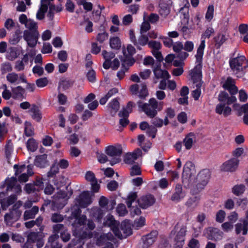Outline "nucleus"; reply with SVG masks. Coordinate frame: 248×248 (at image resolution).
I'll use <instances>...</instances> for the list:
<instances>
[{"instance_id":"nucleus-31","label":"nucleus","mask_w":248,"mask_h":248,"mask_svg":"<svg viewBox=\"0 0 248 248\" xmlns=\"http://www.w3.org/2000/svg\"><path fill=\"white\" fill-rule=\"evenodd\" d=\"M196 141V137L193 133L188 134L183 140V143L186 150L190 149Z\"/></svg>"},{"instance_id":"nucleus-39","label":"nucleus","mask_w":248,"mask_h":248,"mask_svg":"<svg viewBox=\"0 0 248 248\" xmlns=\"http://www.w3.org/2000/svg\"><path fill=\"white\" fill-rule=\"evenodd\" d=\"M228 34L226 32H221L215 38L216 46L219 47L228 39Z\"/></svg>"},{"instance_id":"nucleus-40","label":"nucleus","mask_w":248,"mask_h":248,"mask_svg":"<svg viewBox=\"0 0 248 248\" xmlns=\"http://www.w3.org/2000/svg\"><path fill=\"white\" fill-rule=\"evenodd\" d=\"M31 117L36 121H39L42 117L41 113L39 109V108L35 105L31 106L30 109L29 111Z\"/></svg>"},{"instance_id":"nucleus-6","label":"nucleus","mask_w":248,"mask_h":248,"mask_svg":"<svg viewBox=\"0 0 248 248\" xmlns=\"http://www.w3.org/2000/svg\"><path fill=\"white\" fill-rule=\"evenodd\" d=\"M210 178V172L208 170H203L201 171L195 177V182L191 186V189L194 193H197L204 188L207 184Z\"/></svg>"},{"instance_id":"nucleus-42","label":"nucleus","mask_w":248,"mask_h":248,"mask_svg":"<svg viewBox=\"0 0 248 248\" xmlns=\"http://www.w3.org/2000/svg\"><path fill=\"white\" fill-rule=\"evenodd\" d=\"M13 96L16 99L21 98L24 96L25 90L21 86H17L12 89Z\"/></svg>"},{"instance_id":"nucleus-14","label":"nucleus","mask_w":248,"mask_h":248,"mask_svg":"<svg viewBox=\"0 0 248 248\" xmlns=\"http://www.w3.org/2000/svg\"><path fill=\"white\" fill-rule=\"evenodd\" d=\"M196 65L194 68L189 72V76L193 81L194 85L200 86L202 84V59L199 61L196 58Z\"/></svg>"},{"instance_id":"nucleus-21","label":"nucleus","mask_w":248,"mask_h":248,"mask_svg":"<svg viewBox=\"0 0 248 248\" xmlns=\"http://www.w3.org/2000/svg\"><path fill=\"white\" fill-rule=\"evenodd\" d=\"M206 237L210 240H219L222 238L223 233L217 228L210 227L206 230Z\"/></svg>"},{"instance_id":"nucleus-12","label":"nucleus","mask_w":248,"mask_h":248,"mask_svg":"<svg viewBox=\"0 0 248 248\" xmlns=\"http://www.w3.org/2000/svg\"><path fill=\"white\" fill-rule=\"evenodd\" d=\"M85 220H86V219ZM72 226L73 225H72ZM87 226L89 229V230L87 232L80 231L81 229H83L86 227V226L85 225L84 223H83V224L82 226L78 225V226L76 229L75 227L73 226V234L76 238L79 240L87 238H91L92 236V233L90 232V231L93 230L95 228V224L93 221L88 220Z\"/></svg>"},{"instance_id":"nucleus-32","label":"nucleus","mask_w":248,"mask_h":248,"mask_svg":"<svg viewBox=\"0 0 248 248\" xmlns=\"http://www.w3.org/2000/svg\"><path fill=\"white\" fill-rule=\"evenodd\" d=\"M185 196V193L183 191L182 186L180 185H176L174 192L171 196L172 201L178 202L183 199Z\"/></svg>"},{"instance_id":"nucleus-44","label":"nucleus","mask_w":248,"mask_h":248,"mask_svg":"<svg viewBox=\"0 0 248 248\" xmlns=\"http://www.w3.org/2000/svg\"><path fill=\"white\" fill-rule=\"evenodd\" d=\"M166 116L164 120V124L167 125L169 123V119H172L175 116V110L171 107L168 108L165 110Z\"/></svg>"},{"instance_id":"nucleus-45","label":"nucleus","mask_w":248,"mask_h":248,"mask_svg":"<svg viewBox=\"0 0 248 248\" xmlns=\"http://www.w3.org/2000/svg\"><path fill=\"white\" fill-rule=\"evenodd\" d=\"M90 216L95 217L99 221L103 216V212L102 210L98 207L92 208L90 211Z\"/></svg>"},{"instance_id":"nucleus-10","label":"nucleus","mask_w":248,"mask_h":248,"mask_svg":"<svg viewBox=\"0 0 248 248\" xmlns=\"http://www.w3.org/2000/svg\"><path fill=\"white\" fill-rule=\"evenodd\" d=\"M48 7L49 11L47 16H53L57 14L62 10L61 5L56 6L51 4L50 0H41V6L36 16H44L47 11Z\"/></svg>"},{"instance_id":"nucleus-3","label":"nucleus","mask_w":248,"mask_h":248,"mask_svg":"<svg viewBox=\"0 0 248 248\" xmlns=\"http://www.w3.org/2000/svg\"><path fill=\"white\" fill-rule=\"evenodd\" d=\"M103 224L110 227L115 236L120 239L125 238L132 234L131 227L128 223L123 222L120 226L112 215H108L105 218Z\"/></svg>"},{"instance_id":"nucleus-23","label":"nucleus","mask_w":248,"mask_h":248,"mask_svg":"<svg viewBox=\"0 0 248 248\" xmlns=\"http://www.w3.org/2000/svg\"><path fill=\"white\" fill-rule=\"evenodd\" d=\"M86 180L90 183L91 189L93 192H98L100 189V185L98 184L94 174L92 171H87L85 174Z\"/></svg>"},{"instance_id":"nucleus-51","label":"nucleus","mask_w":248,"mask_h":248,"mask_svg":"<svg viewBox=\"0 0 248 248\" xmlns=\"http://www.w3.org/2000/svg\"><path fill=\"white\" fill-rule=\"evenodd\" d=\"M233 106L234 109L240 112V113L243 112L245 114L248 113V103H246L242 106H240L239 104L235 103Z\"/></svg>"},{"instance_id":"nucleus-25","label":"nucleus","mask_w":248,"mask_h":248,"mask_svg":"<svg viewBox=\"0 0 248 248\" xmlns=\"http://www.w3.org/2000/svg\"><path fill=\"white\" fill-rule=\"evenodd\" d=\"M171 0H160L159 3V12L161 16H168L172 4Z\"/></svg>"},{"instance_id":"nucleus-30","label":"nucleus","mask_w":248,"mask_h":248,"mask_svg":"<svg viewBox=\"0 0 248 248\" xmlns=\"http://www.w3.org/2000/svg\"><path fill=\"white\" fill-rule=\"evenodd\" d=\"M20 22L30 30L37 31V24L27 16H20Z\"/></svg>"},{"instance_id":"nucleus-8","label":"nucleus","mask_w":248,"mask_h":248,"mask_svg":"<svg viewBox=\"0 0 248 248\" xmlns=\"http://www.w3.org/2000/svg\"><path fill=\"white\" fill-rule=\"evenodd\" d=\"M196 174L194 164L190 161H187L185 164L182 173L183 182L191 187L195 182Z\"/></svg>"},{"instance_id":"nucleus-16","label":"nucleus","mask_w":248,"mask_h":248,"mask_svg":"<svg viewBox=\"0 0 248 248\" xmlns=\"http://www.w3.org/2000/svg\"><path fill=\"white\" fill-rule=\"evenodd\" d=\"M14 168L16 169L15 175L16 176L19 175L18 180L20 182H26L28 181L29 177L33 173L32 166L30 165L27 166V173L25 172L26 167L24 165L19 166L15 165Z\"/></svg>"},{"instance_id":"nucleus-49","label":"nucleus","mask_w":248,"mask_h":248,"mask_svg":"<svg viewBox=\"0 0 248 248\" xmlns=\"http://www.w3.org/2000/svg\"><path fill=\"white\" fill-rule=\"evenodd\" d=\"M24 134L27 137L32 136L34 134V128L30 122H25L24 124Z\"/></svg>"},{"instance_id":"nucleus-35","label":"nucleus","mask_w":248,"mask_h":248,"mask_svg":"<svg viewBox=\"0 0 248 248\" xmlns=\"http://www.w3.org/2000/svg\"><path fill=\"white\" fill-rule=\"evenodd\" d=\"M155 77L157 78L167 79L170 78V75L167 71L162 70L159 66H156L153 69Z\"/></svg>"},{"instance_id":"nucleus-36","label":"nucleus","mask_w":248,"mask_h":248,"mask_svg":"<svg viewBox=\"0 0 248 248\" xmlns=\"http://www.w3.org/2000/svg\"><path fill=\"white\" fill-rule=\"evenodd\" d=\"M21 48L17 47H10L7 52L6 57L10 61H13L16 59L20 54Z\"/></svg>"},{"instance_id":"nucleus-46","label":"nucleus","mask_w":248,"mask_h":248,"mask_svg":"<svg viewBox=\"0 0 248 248\" xmlns=\"http://www.w3.org/2000/svg\"><path fill=\"white\" fill-rule=\"evenodd\" d=\"M38 212V207L33 206L31 210L26 211L24 214V218L27 220L33 218L37 213Z\"/></svg>"},{"instance_id":"nucleus-47","label":"nucleus","mask_w":248,"mask_h":248,"mask_svg":"<svg viewBox=\"0 0 248 248\" xmlns=\"http://www.w3.org/2000/svg\"><path fill=\"white\" fill-rule=\"evenodd\" d=\"M200 199L199 196L191 197L186 202V205L189 207L195 208L198 205Z\"/></svg>"},{"instance_id":"nucleus-13","label":"nucleus","mask_w":248,"mask_h":248,"mask_svg":"<svg viewBox=\"0 0 248 248\" xmlns=\"http://www.w3.org/2000/svg\"><path fill=\"white\" fill-rule=\"evenodd\" d=\"M105 153L108 157L110 164L113 165L121 161L122 151L120 146L110 145L105 149Z\"/></svg>"},{"instance_id":"nucleus-48","label":"nucleus","mask_w":248,"mask_h":248,"mask_svg":"<svg viewBox=\"0 0 248 248\" xmlns=\"http://www.w3.org/2000/svg\"><path fill=\"white\" fill-rule=\"evenodd\" d=\"M246 232H245V222L243 221V223H238L235 225V231L236 234H240L241 232H242L243 235H246L247 234V232L248 231V226H246Z\"/></svg>"},{"instance_id":"nucleus-52","label":"nucleus","mask_w":248,"mask_h":248,"mask_svg":"<svg viewBox=\"0 0 248 248\" xmlns=\"http://www.w3.org/2000/svg\"><path fill=\"white\" fill-rule=\"evenodd\" d=\"M80 25L85 26V30L87 32H91L93 31V23L88 18H84L83 21Z\"/></svg>"},{"instance_id":"nucleus-37","label":"nucleus","mask_w":248,"mask_h":248,"mask_svg":"<svg viewBox=\"0 0 248 248\" xmlns=\"http://www.w3.org/2000/svg\"><path fill=\"white\" fill-rule=\"evenodd\" d=\"M102 55L105 62L103 63V67L106 69H108L110 67V62L115 57V54L111 52H107V51H103Z\"/></svg>"},{"instance_id":"nucleus-2","label":"nucleus","mask_w":248,"mask_h":248,"mask_svg":"<svg viewBox=\"0 0 248 248\" xmlns=\"http://www.w3.org/2000/svg\"><path fill=\"white\" fill-rule=\"evenodd\" d=\"M137 197L136 192H130L127 197L126 203L128 208H130V212L132 216L139 215L140 214L141 211L138 207H135L133 204L136 205L137 202L136 199ZM155 202L154 197L151 195L142 196L138 200V202L139 206L143 209L147 208L152 205Z\"/></svg>"},{"instance_id":"nucleus-63","label":"nucleus","mask_w":248,"mask_h":248,"mask_svg":"<svg viewBox=\"0 0 248 248\" xmlns=\"http://www.w3.org/2000/svg\"><path fill=\"white\" fill-rule=\"evenodd\" d=\"M48 80L46 78H40L36 80V84L37 87L43 88L46 86L48 84Z\"/></svg>"},{"instance_id":"nucleus-60","label":"nucleus","mask_w":248,"mask_h":248,"mask_svg":"<svg viewBox=\"0 0 248 248\" xmlns=\"http://www.w3.org/2000/svg\"><path fill=\"white\" fill-rule=\"evenodd\" d=\"M225 216V212L222 210H220L216 214V220L218 222L222 223L224 220Z\"/></svg>"},{"instance_id":"nucleus-17","label":"nucleus","mask_w":248,"mask_h":248,"mask_svg":"<svg viewBox=\"0 0 248 248\" xmlns=\"http://www.w3.org/2000/svg\"><path fill=\"white\" fill-rule=\"evenodd\" d=\"M239 164V160L236 158H232L223 163L219 167L222 172H232L236 170Z\"/></svg>"},{"instance_id":"nucleus-41","label":"nucleus","mask_w":248,"mask_h":248,"mask_svg":"<svg viewBox=\"0 0 248 248\" xmlns=\"http://www.w3.org/2000/svg\"><path fill=\"white\" fill-rule=\"evenodd\" d=\"M46 158L47 156L46 155H43L37 156L34 161L35 165L40 168L45 167L47 165Z\"/></svg>"},{"instance_id":"nucleus-56","label":"nucleus","mask_w":248,"mask_h":248,"mask_svg":"<svg viewBox=\"0 0 248 248\" xmlns=\"http://www.w3.org/2000/svg\"><path fill=\"white\" fill-rule=\"evenodd\" d=\"M247 150H248L247 148L245 149L243 147H238L233 151L232 155L236 157H239L245 155Z\"/></svg>"},{"instance_id":"nucleus-24","label":"nucleus","mask_w":248,"mask_h":248,"mask_svg":"<svg viewBox=\"0 0 248 248\" xmlns=\"http://www.w3.org/2000/svg\"><path fill=\"white\" fill-rule=\"evenodd\" d=\"M6 79L8 82L12 84H17L21 82H27L24 75H18L14 72L8 74L6 76Z\"/></svg>"},{"instance_id":"nucleus-33","label":"nucleus","mask_w":248,"mask_h":248,"mask_svg":"<svg viewBox=\"0 0 248 248\" xmlns=\"http://www.w3.org/2000/svg\"><path fill=\"white\" fill-rule=\"evenodd\" d=\"M120 108L119 102L116 99H112L107 105V111L112 116L115 115Z\"/></svg>"},{"instance_id":"nucleus-54","label":"nucleus","mask_w":248,"mask_h":248,"mask_svg":"<svg viewBox=\"0 0 248 248\" xmlns=\"http://www.w3.org/2000/svg\"><path fill=\"white\" fill-rule=\"evenodd\" d=\"M145 224V218L144 217H140V218L135 219L133 225V227L136 229H139V228L144 226Z\"/></svg>"},{"instance_id":"nucleus-55","label":"nucleus","mask_w":248,"mask_h":248,"mask_svg":"<svg viewBox=\"0 0 248 248\" xmlns=\"http://www.w3.org/2000/svg\"><path fill=\"white\" fill-rule=\"evenodd\" d=\"M202 86V85H200V86H196L193 84V88L195 89L192 93L193 97L194 98L195 100H198L199 98L201 93H202V90H201V87Z\"/></svg>"},{"instance_id":"nucleus-43","label":"nucleus","mask_w":248,"mask_h":248,"mask_svg":"<svg viewBox=\"0 0 248 248\" xmlns=\"http://www.w3.org/2000/svg\"><path fill=\"white\" fill-rule=\"evenodd\" d=\"M246 190V186L244 184H238L232 188V193L235 196H238L243 194Z\"/></svg>"},{"instance_id":"nucleus-53","label":"nucleus","mask_w":248,"mask_h":248,"mask_svg":"<svg viewBox=\"0 0 248 248\" xmlns=\"http://www.w3.org/2000/svg\"><path fill=\"white\" fill-rule=\"evenodd\" d=\"M123 52L126 57L134 55L136 53L135 47L131 45H128L127 46L126 49L123 48Z\"/></svg>"},{"instance_id":"nucleus-7","label":"nucleus","mask_w":248,"mask_h":248,"mask_svg":"<svg viewBox=\"0 0 248 248\" xmlns=\"http://www.w3.org/2000/svg\"><path fill=\"white\" fill-rule=\"evenodd\" d=\"M187 228L185 225H177L171 232L174 239V248H182L185 243Z\"/></svg>"},{"instance_id":"nucleus-62","label":"nucleus","mask_w":248,"mask_h":248,"mask_svg":"<svg viewBox=\"0 0 248 248\" xmlns=\"http://www.w3.org/2000/svg\"><path fill=\"white\" fill-rule=\"evenodd\" d=\"M59 168L58 165L54 164L50 168V170L47 173L48 177H53L59 172Z\"/></svg>"},{"instance_id":"nucleus-58","label":"nucleus","mask_w":248,"mask_h":248,"mask_svg":"<svg viewBox=\"0 0 248 248\" xmlns=\"http://www.w3.org/2000/svg\"><path fill=\"white\" fill-rule=\"evenodd\" d=\"M27 147L28 150L34 152L37 149V144L35 140L32 138L30 139L27 143Z\"/></svg>"},{"instance_id":"nucleus-59","label":"nucleus","mask_w":248,"mask_h":248,"mask_svg":"<svg viewBox=\"0 0 248 248\" xmlns=\"http://www.w3.org/2000/svg\"><path fill=\"white\" fill-rule=\"evenodd\" d=\"M133 106V103L131 102L128 103L127 106L123 111H120L119 113V116L124 115L127 116L128 114L132 111V108Z\"/></svg>"},{"instance_id":"nucleus-64","label":"nucleus","mask_w":248,"mask_h":248,"mask_svg":"<svg viewBox=\"0 0 248 248\" xmlns=\"http://www.w3.org/2000/svg\"><path fill=\"white\" fill-rule=\"evenodd\" d=\"M117 212L120 216H124L127 213L125 206L123 204L118 205L117 208Z\"/></svg>"},{"instance_id":"nucleus-20","label":"nucleus","mask_w":248,"mask_h":248,"mask_svg":"<svg viewBox=\"0 0 248 248\" xmlns=\"http://www.w3.org/2000/svg\"><path fill=\"white\" fill-rule=\"evenodd\" d=\"M7 191H11L16 194L21 192V186L17 183L16 179L13 177L6 180Z\"/></svg>"},{"instance_id":"nucleus-34","label":"nucleus","mask_w":248,"mask_h":248,"mask_svg":"<svg viewBox=\"0 0 248 248\" xmlns=\"http://www.w3.org/2000/svg\"><path fill=\"white\" fill-rule=\"evenodd\" d=\"M140 127L142 130H146L147 134L153 138L155 137L156 129L153 126L149 125L147 122H141L140 124Z\"/></svg>"},{"instance_id":"nucleus-57","label":"nucleus","mask_w":248,"mask_h":248,"mask_svg":"<svg viewBox=\"0 0 248 248\" xmlns=\"http://www.w3.org/2000/svg\"><path fill=\"white\" fill-rule=\"evenodd\" d=\"M39 36V33L37 31H35V36L31 39L26 40L28 45L31 47H34L36 46L37 42V39Z\"/></svg>"},{"instance_id":"nucleus-28","label":"nucleus","mask_w":248,"mask_h":248,"mask_svg":"<svg viewBox=\"0 0 248 248\" xmlns=\"http://www.w3.org/2000/svg\"><path fill=\"white\" fill-rule=\"evenodd\" d=\"M141 151L140 149H137L133 153H127L124 157V162L126 164H132L141 155Z\"/></svg>"},{"instance_id":"nucleus-27","label":"nucleus","mask_w":248,"mask_h":248,"mask_svg":"<svg viewBox=\"0 0 248 248\" xmlns=\"http://www.w3.org/2000/svg\"><path fill=\"white\" fill-rule=\"evenodd\" d=\"M5 194L4 192L0 193V203L3 210L6 208L11 204H12L16 200V196L12 195L8 198L5 199Z\"/></svg>"},{"instance_id":"nucleus-29","label":"nucleus","mask_w":248,"mask_h":248,"mask_svg":"<svg viewBox=\"0 0 248 248\" xmlns=\"http://www.w3.org/2000/svg\"><path fill=\"white\" fill-rule=\"evenodd\" d=\"M234 80L231 78H228L224 83L223 84V87L228 90L231 94H234L238 92V89L234 84Z\"/></svg>"},{"instance_id":"nucleus-1","label":"nucleus","mask_w":248,"mask_h":248,"mask_svg":"<svg viewBox=\"0 0 248 248\" xmlns=\"http://www.w3.org/2000/svg\"><path fill=\"white\" fill-rule=\"evenodd\" d=\"M76 205L72 209L71 217L74 219L72 223L74 227L76 229L78 226V225L82 226L86 219L85 215H81V210L80 207L85 208L90 205L92 202L91 194L89 191H84L76 200Z\"/></svg>"},{"instance_id":"nucleus-15","label":"nucleus","mask_w":248,"mask_h":248,"mask_svg":"<svg viewBox=\"0 0 248 248\" xmlns=\"http://www.w3.org/2000/svg\"><path fill=\"white\" fill-rule=\"evenodd\" d=\"M214 33V30L211 27L208 28L202 34L201 42L199 45L195 57L199 61L202 59L204 49L205 47V38H209Z\"/></svg>"},{"instance_id":"nucleus-26","label":"nucleus","mask_w":248,"mask_h":248,"mask_svg":"<svg viewBox=\"0 0 248 248\" xmlns=\"http://www.w3.org/2000/svg\"><path fill=\"white\" fill-rule=\"evenodd\" d=\"M21 215V213L16 210H13L4 216V221L7 225H12Z\"/></svg>"},{"instance_id":"nucleus-4","label":"nucleus","mask_w":248,"mask_h":248,"mask_svg":"<svg viewBox=\"0 0 248 248\" xmlns=\"http://www.w3.org/2000/svg\"><path fill=\"white\" fill-rule=\"evenodd\" d=\"M220 103L216 107L215 112L219 115H223L224 117H227L232 113V108L229 105L236 101V98L234 96H230L228 94L224 92H221L218 97Z\"/></svg>"},{"instance_id":"nucleus-61","label":"nucleus","mask_w":248,"mask_h":248,"mask_svg":"<svg viewBox=\"0 0 248 248\" xmlns=\"http://www.w3.org/2000/svg\"><path fill=\"white\" fill-rule=\"evenodd\" d=\"M149 47L152 48L153 50H159L161 47L160 42L156 41H150L148 43Z\"/></svg>"},{"instance_id":"nucleus-22","label":"nucleus","mask_w":248,"mask_h":248,"mask_svg":"<svg viewBox=\"0 0 248 248\" xmlns=\"http://www.w3.org/2000/svg\"><path fill=\"white\" fill-rule=\"evenodd\" d=\"M157 232L156 231H153L150 233L143 236L142 238V248H149L155 242Z\"/></svg>"},{"instance_id":"nucleus-38","label":"nucleus","mask_w":248,"mask_h":248,"mask_svg":"<svg viewBox=\"0 0 248 248\" xmlns=\"http://www.w3.org/2000/svg\"><path fill=\"white\" fill-rule=\"evenodd\" d=\"M149 42L147 35L140 34V35L138 37L134 45L136 46L138 49L140 50L141 49V46L148 45Z\"/></svg>"},{"instance_id":"nucleus-5","label":"nucleus","mask_w":248,"mask_h":248,"mask_svg":"<svg viewBox=\"0 0 248 248\" xmlns=\"http://www.w3.org/2000/svg\"><path fill=\"white\" fill-rule=\"evenodd\" d=\"M137 103L139 107L150 118L154 117L157 111L162 110L164 106L163 102H158L154 98L150 99L148 103L141 101H138Z\"/></svg>"},{"instance_id":"nucleus-11","label":"nucleus","mask_w":248,"mask_h":248,"mask_svg":"<svg viewBox=\"0 0 248 248\" xmlns=\"http://www.w3.org/2000/svg\"><path fill=\"white\" fill-rule=\"evenodd\" d=\"M246 59L243 55L238 56L237 57L231 59L229 61L230 67L234 74L237 77H241L244 75L243 64Z\"/></svg>"},{"instance_id":"nucleus-18","label":"nucleus","mask_w":248,"mask_h":248,"mask_svg":"<svg viewBox=\"0 0 248 248\" xmlns=\"http://www.w3.org/2000/svg\"><path fill=\"white\" fill-rule=\"evenodd\" d=\"M113 243H115L114 237L110 232L101 235L97 240V244L105 245V248H113Z\"/></svg>"},{"instance_id":"nucleus-19","label":"nucleus","mask_w":248,"mask_h":248,"mask_svg":"<svg viewBox=\"0 0 248 248\" xmlns=\"http://www.w3.org/2000/svg\"><path fill=\"white\" fill-rule=\"evenodd\" d=\"M158 20V16H143V21L140 26V34H143L150 29V23L155 24Z\"/></svg>"},{"instance_id":"nucleus-9","label":"nucleus","mask_w":248,"mask_h":248,"mask_svg":"<svg viewBox=\"0 0 248 248\" xmlns=\"http://www.w3.org/2000/svg\"><path fill=\"white\" fill-rule=\"evenodd\" d=\"M199 16H183L181 21V31L184 35L189 34L195 29L196 25H199Z\"/></svg>"},{"instance_id":"nucleus-50","label":"nucleus","mask_w":248,"mask_h":248,"mask_svg":"<svg viewBox=\"0 0 248 248\" xmlns=\"http://www.w3.org/2000/svg\"><path fill=\"white\" fill-rule=\"evenodd\" d=\"M110 46L113 49H119L121 46V42L117 37H114L110 39Z\"/></svg>"}]
</instances>
